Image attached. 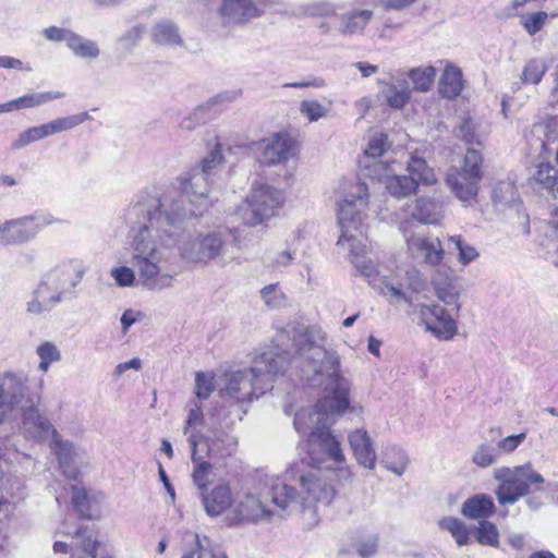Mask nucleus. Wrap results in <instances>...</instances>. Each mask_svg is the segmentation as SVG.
I'll list each match as a JSON object with an SVG mask.
<instances>
[{
	"label": "nucleus",
	"instance_id": "nucleus-48",
	"mask_svg": "<svg viewBox=\"0 0 558 558\" xmlns=\"http://www.w3.org/2000/svg\"><path fill=\"white\" fill-rule=\"evenodd\" d=\"M498 449L489 444H481L472 456V461L480 468H488L497 462Z\"/></svg>",
	"mask_w": 558,
	"mask_h": 558
},
{
	"label": "nucleus",
	"instance_id": "nucleus-60",
	"mask_svg": "<svg viewBox=\"0 0 558 558\" xmlns=\"http://www.w3.org/2000/svg\"><path fill=\"white\" fill-rule=\"evenodd\" d=\"M526 438L525 433L518 435H510L497 441L496 448L498 453H511L513 452Z\"/></svg>",
	"mask_w": 558,
	"mask_h": 558
},
{
	"label": "nucleus",
	"instance_id": "nucleus-28",
	"mask_svg": "<svg viewBox=\"0 0 558 558\" xmlns=\"http://www.w3.org/2000/svg\"><path fill=\"white\" fill-rule=\"evenodd\" d=\"M496 511L493 498L485 494H477L468 498L461 507V513L469 519H485Z\"/></svg>",
	"mask_w": 558,
	"mask_h": 558
},
{
	"label": "nucleus",
	"instance_id": "nucleus-51",
	"mask_svg": "<svg viewBox=\"0 0 558 558\" xmlns=\"http://www.w3.org/2000/svg\"><path fill=\"white\" fill-rule=\"evenodd\" d=\"M449 243L459 252V260L463 265H468L478 257V252L472 245L463 240L461 235L449 238Z\"/></svg>",
	"mask_w": 558,
	"mask_h": 558
},
{
	"label": "nucleus",
	"instance_id": "nucleus-10",
	"mask_svg": "<svg viewBox=\"0 0 558 558\" xmlns=\"http://www.w3.org/2000/svg\"><path fill=\"white\" fill-rule=\"evenodd\" d=\"M482 155L474 148H469L461 168L450 169L446 182L452 193L463 203L471 205L476 199L480 182L483 178L481 165Z\"/></svg>",
	"mask_w": 558,
	"mask_h": 558
},
{
	"label": "nucleus",
	"instance_id": "nucleus-2",
	"mask_svg": "<svg viewBox=\"0 0 558 558\" xmlns=\"http://www.w3.org/2000/svg\"><path fill=\"white\" fill-rule=\"evenodd\" d=\"M288 332L299 353L303 354L304 343L308 344L310 354L306 356L313 375L307 376V383L312 386L325 383L326 389L330 391L314 408L296 412L294 428L299 434L310 432L307 454L317 468L333 471L339 481L350 482L352 472L347 463L341 440L329 429L333 417L341 415L349 408L350 383L338 374L339 357L336 352L324 347L325 336L322 330L292 326Z\"/></svg>",
	"mask_w": 558,
	"mask_h": 558
},
{
	"label": "nucleus",
	"instance_id": "nucleus-62",
	"mask_svg": "<svg viewBox=\"0 0 558 558\" xmlns=\"http://www.w3.org/2000/svg\"><path fill=\"white\" fill-rule=\"evenodd\" d=\"M211 377L204 374L197 373L195 378V393L198 399L205 400L207 399L214 390V385L211 383Z\"/></svg>",
	"mask_w": 558,
	"mask_h": 558
},
{
	"label": "nucleus",
	"instance_id": "nucleus-54",
	"mask_svg": "<svg viewBox=\"0 0 558 558\" xmlns=\"http://www.w3.org/2000/svg\"><path fill=\"white\" fill-rule=\"evenodd\" d=\"M203 423L204 414L201 407L197 404V402H191L189 415L183 428V433L184 435H187V439L190 438V435L192 433L196 434L197 436H202L198 432H196V427L202 425Z\"/></svg>",
	"mask_w": 558,
	"mask_h": 558
},
{
	"label": "nucleus",
	"instance_id": "nucleus-18",
	"mask_svg": "<svg viewBox=\"0 0 558 558\" xmlns=\"http://www.w3.org/2000/svg\"><path fill=\"white\" fill-rule=\"evenodd\" d=\"M262 162L275 166L287 162L294 155V141L287 133H276L258 143Z\"/></svg>",
	"mask_w": 558,
	"mask_h": 558
},
{
	"label": "nucleus",
	"instance_id": "nucleus-45",
	"mask_svg": "<svg viewBox=\"0 0 558 558\" xmlns=\"http://www.w3.org/2000/svg\"><path fill=\"white\" fill-rule=\"evenodd\" d=\"M493 202L495 205H511L517 201V190L512 182L500 181L493 187Z\"/></svg>",
	"mask_w": 558,
	"mask_h": 558
},
{
	"label": "nucleus",
	"instance_id": "nucleus-41",
	"mask_svg": "<svg viewBox=\"0 0 558 558\" xmlns=\"http://www.w3.org/2000/svg\"><path fill=\"white\" fill-rule=\"evenodd\" d=\"M474 537L483 546L499 547V532L490 521L481 520L474 529Z\"/></svg>",
	"mask_w": 558,
	"mask_h": 558
},
{
	"label": "nucleus",
	"instance_id": "nucleus-46",
	"mask_svg": "<svg viewBox=\"0 0 558 558\" xmlns=\"http://www.w3.org/2000/svg\"><path fill=\"white\" fill-rule=\"evenodd\" d=\"M89 119H90V116L88 112H80L76 114L68 116V117L57 118V119L50 121L49 125H50L51 133L53 135V134H57V133H60L63 131H69Z\"/></svg>",
	"mask_w": 558,
	"mask_h": 558
},
{
	"label": "nucleus",
	"instance_id": "nucleus-23",
	"mask_svg": "<svg viewBox=\"0 0 558 558\" xmlns=\"http://www.w3.org/2000/svg\"><path fill=\"white\" fill-rule=\"evenodd\" d=\"M201 496L204 508L210 517L221 514L231 507L233 501L231 488L228 483L218 484L209 493L204 490Z\"/></svg>",
	"mask_w": 558,
	"mask_h": 558
},
{
	"label": "nucleus",
	"instance_id": "nucleus-15",
	"mask_svg": "<svg viewBox=\"0 0 558 558\" xmlns=\"http://www.w3.org/2000/svg\"><path fill=\"white\" fill-rule=\"evenodd\" d=\"M272 504L271 487L266 496L245 494L244 497L235 505L234 513L239 520L251 522L268 521L276 514Z\"/></svg>",
	"mask_w": 558,
	"mask_h": 558
},
{
	"label": "nucleus",
	"instance_id": "nucleus-39",
	"mask_svg": "<svg viewBox=\"0 0 558 558\" xmlns=\"http://www.w3.org/2000/svg\"><path fill=\"white\" fill-rule=\"evenodd\" d=\"M372 15L371 10L352 11L341 17L340 31L350 34L363 32Z\"/></svg>",
	"mask_w": 558,
	"mask_h": 558
},
{
	"label": "nucleus",
	"instance_id": "nucleus-57",
	"mask_svg": "<svg viewBox=\"0 0 558 558\" xmlns=\"http://www.w3.org/2000/svg\"><path fill=\"white\" fill-rule=\"evenodd\" d=\"M294 259V253L289 250L269 252L266 256L267 266L272 269L288 267Z\"/></svg>",
	"mask_w": 558,
	"mask_h": 558
},
{
	"label": "nucleus",
	"instance_id": "nucleus-12",
	"mask_svg": "<svg viewBox=\"0 0 558 558\" xmlns=\"http://www.w3.org/2000/svg\"><path fill=\"white\" fill-rule=\"evenodd\" d=\"M52 218H44L37 222L34 216H24L16 219H10L0 225V244L13 245L23 244L33 240L39 232L41 226L51 225Z\"/></svg>",
	"mask_w": 558,
	"mask_h": 558
},
{
	"label": "nucleus",
	"instance_id": "nucleus-52",
	"mask_svg": "<svg viewBox=\"0 0 558 558\" xmlns=\"http://www.w3.org/2000/svg\"><path fill=\"white\" fill-rule=\"evenodd\" d=\"M533 178L545 189L551 191V189L557 184L558 170L549 163H541L533 174Z\"/></svg>",
	"mask_w": 558,
	"mask_h": 558
},
{
	"label": "nucleus",
	"instance_id": "nucleus-36",
	"mask_svg": "<svg viewBox=\"0 0 558 558\" xmlns=\"http://www.w3.org/2000/svg\"><path fill=\"white\" fill-rule=\"evenodd\" d=\"M181 558H228L227 555L218 547H211L209 539L199 538L198 534L194 535V547L185 550Z\"/></svg>",
	"mask_w": 558,
	"mask_h": 558
},
{
	"label": "nucleus",
	"instance_id": "nucleus-49",
	"mask_svg": "<svg viewBox=\"0 0 558 558\" xmlns=\"http://www.w3.org/2000/svg\"><path fill=\"white\" fill-rule=\"evenodd\" d=\"M547 71V64L542 59L530 60L523 69L522 82L529 84H537Z\"/></svg>",
	"mask_w": 558,
	"mask_h": 558
},
{
	"label": "nucleus",
	"instance_id": "nucleus-40",
	"mask_svg": "<svg viewBox=\"0 0 558 558\" xmlns=\"http://www.w3.org/2000/svg\"><path fill=\"white\" fill-rule=\"evenodd\" d=\"M50 135H52V133L49 122L38 126L28 128L19 134V137L13 142L12 147L14 149H20L33 142L44 140Z\"/></svg>",
	"mask_w": 558,
	"mask_h": 558
},
{
	"label": "nucleus",
	"instance_id": "nucleus-6",
	"mask_svg": "<svg viewBox=\"0 0 558 558\" xmlns=\"http://www.w3.org/2000/svg\"><path fill=\"white\" fill-rule=\"evenodd\" d=\"M239 231L235 228L219 227L208 232L184 235V229L179 238L177 247L180 256L193 264L207 265L216 262L227 265L235 258L234 247H239Z\"/></svg>",
	"mask_w": 558,
	"mask_h": 558
},
{
	"label": "nucleus",
	"instance_id": "nucleus-35",
	"mask_svg": "<svg viewBox=\"0 0 558 558\" xmlns=\"http://www.w3.org/2000/svg\"><path fill=\"white\" fill-rule=\"evenodd\" d=\"M58 301L51 300V294L38 283V287L33 292V299L26 303V312L32 315H41L49 312Z\"/></svg>",
	"mask_w": 558,
	"mask_h": 558
},
{
	"label": "nucleus",
	"instance_id": "nucleus-4",
	"mask_svg": "<svg viewBox=\"0 0 558 558\" xmlns=\"http://www.w3.org/2000/svg\"><path fill=\"white\" fill-rule=\"evenodd\" d=\"M368 187L359 182L354 192L339 204L338 223L341 230L337 245L349 250V258L356 272L374 287L381 280L377 265L367 257L366 228L363 225L362 210L366 207Z\"/></svg>",
	"mask_w": 558,
	"mask_h": 558
},
{
	"label": "nucleus",
	"instance_id": "nucleus-14",
	"mask_svg": "<svg viewBox=\"0 0 558 558\" xmlns=\"http://www.w3.org/2000/svg\"><path fill=\"white\" fill-rule=\"evenodd\" d=\"M20 427L27 438L44 442L57 436L58 430L50 420L41 414L35 400L20 411Z\"/></svg>",
	"mask_w": 558,
	"mask_h": 558
},
{
	"label": "nucleus",
	"instance_id": "nucleus-38",
	"mask_svg": "<svg viewBox=\"0 0 558 558\" xmlns=\"http://www.w3.org/2000/svg\"><path fill=\"white\" fill-rule=\"evenodd\" d=\"M438 525L441 530L449 532L459 546L470 543V532L462 520L456 517H444L438 521Z\"/></svg>",
	"mask_w": 558,
	"mask_h": 558
},
{
	"label": "nucleus",
	"instance_id": "nucleus-25",
	"mask_svg": "<svg viewBox=\"0 0 558 558\" xmlns=\"http://www.w3.org/2000/svg\"><path fill=\"white\" fill-rule=\"evenodd\" d=\"M50 448L57 456L60 469L64 476L70 480H77L78 470L73 464L74 446L72 442L63 440L59 433L50 439Z\"/></svg>",
	"mask_w": 558,
	"mask_h": 558
},
{
	"label": "nucleus",
	"instance_id": "nucleus-26",
	"mask_svg": "<svg viewBox=\"0 0 558 558\" xmlns=\"http://www.w3.org/2000/svg\"><path fill=\"white\" fill-rule=\"evenodd\" d=\"M189 442L192 448V461L194 469L192 478L195 486L199 489L201 494L206 490L208 484L213 481V465L208 461H204L197 457V447L199 446L198 436L194 433L190 435Z\"/></svg>",
	"mask_w": 558,
	"mask_h": 558
},
{
	"label": "nucleus",
	"instance_id": "nucleus-24",
	"mask_svg": "<svg viewBox=\"0 0 558 558\" xmlns=\"http://www.w3.org/2000/svg\"><path fill=\"white\" fill-rule=\"evenodd\" d=\"M73 539L71 545L60 541L56 542L53 544L54 553H65L69 547L75 546L84 551V558H96L98 543L92 529L88 526H78L74 532Z\"/></svg>",
	"mask_w": 558,
	"mask_h": 558
},
{
	"label": "nucleus",
	"instance_id": "nucleus-59",
	"mask_svg": "<svg viewBox=\"0 0 558 558\" xmlns=\"http://www.w3.org/2000/svg\"><path fill=\"white\" fill-rule=\"evenodd\" d=\"M111 277L119 287H131L135 282V271L126 266L116 267L111 270Z\"/></svg>",
	"mask_w": 558,
	"mask_h": 558
},
{
	"label": "nucleus",
	"instance_id": "nucleus-1",
	"mask_svg": "<svg viewBox=\"0 0 558 558\" xmlns=\"http://www.w3.org/2000/svg\"><path fill=\"white\" fill-rule=\"evenodd\" d=\"M159 197L149 196L131 205L125 214L132 239L131 263L143 287L161 291L172 287L173 276L161 266L160 247L179 242L182 223L207 207L209 177L192 168Z\"/></svg>",
	"mask_w": 558,
	"mask_h": 558
},
{
	"label": "nucleus",
	"instance_id": "nucleus-61",
	"mask_svg": "<svg viewBox=\"0 0 558 558\" xmlns=\"http://www.w3.org/2000/svg\"><path fill=\"white\" fill-rule=\"evenodd\" d=\"M547 19H548V14L544 11H538V12L532 13V14L527 15L526 17H524V20H523L524 28L530 35H533L542 29V27L545 24V22L547 21Z\"/></svg>",
	"mask_w": 558,
	"mask_h": 558
},
{
	"label": "nucleus",
	"instance_id": "nucleus-11",
	"mask_svg": "<svg viewBox=\"0 0 558 558\" xmlns=\"http://www.w3.org/2000/svg\"><path fill=\"white\" fill-rule=\"evenodd\" d=\"M86 272L84 262L78 258L63 260L48 270L40 284L51 294L52 301L59 303L73 294Z\"/></svg>",
	"mask_w": 558,
	"mask_h": 558
},
{
	"label": "nucleus",
	"instance_id": "nucleus-8",
	"mask_svg": "<svg viewBox=\"0 0 558 558\" xmlns=\"http://www.w3.org/2000/svg\"><path fill=\"white\" fill-rule=\"evenodd\" d=\"M283 202L284 197L279 190L267 184L254 185L235 215L244 225L254 227L276 216Z\"/></svg>",
	"mask_w": 558,
	"mask_h": 558
},
{
	"label": "nucleus",
	"instance_id": "nucleus-37",
	"mask_svg": "<svg viewBox=\"0 0 558 558\" xmlns=\"http://www.w3.org/2000/svg\"><path fill=\"white\" fill-rule=\"evenodd\" d=\"M381 464L390 472L401 476L409 464V457L398 447L387 448L383 456Z\"/></svg>",
	"mask_w": 558,
	"mask_h": 558
},
{
	"label": "nucleus",
	"instance_id": "nucleus-33",
	"mask_svg": "<svg viewBox=\"0 0 558 558\" xmlns=\"http://www.w3.org/2000/svg\"><path fill=\"white\" fill-rule=\"evenodd\" d=\"M378 288L381 295H384L389 303L400 304L402 302L412 304V299L409 293L404 290V283L397 282L395 278H384L379 281Z\"/></svg>",
	"mask_w": 558,
	"mask_h": 558
},
{
	"label": "nucleus",
	"instance_id": "nucleus-5",
	"mask_svg": "<svg viewBox=\"0 0 558 558\" xmlns=\"http://www.w3.org/2000/svg\"><path fill=\"white\" fill-rule=\"evenodd\" d=\"M286 477L299 483L300 493L294 486L283 481L271 485L272 504L279 510L308 509L312 517H316L315 505L329 506L336 496L333 486L323 477L322 469L315 468L303 472L294 465L287 470Z\"/></svg>",
	"mask_w": 558,
	"mask_h": 558
},
{
	"label": "nucleus",
	"instance_id": "nucleus-44",
	"mask_svg": "<svg viewBox=\"0 0 558 558\" xmlns=\"http://www.w3.org/2000/svg\"><path fill=\"white\" fill-rule=\"evenodd\" d=\"M90 498L84 488L78 487L77 485L72 486V505L74 510L81 518L86 519H98L100 517L99 509H92L90 507L84 508L83 502L87 501Z\"/></svg>",
	"mask_w": 558,
	"mask_h": 558
},
{
	"label": "nucleus",
	"instance_id": "nucleus-34",
	"mask_svg": "<svg viewBox=\"0 0 558 558\" xmlns=\"http://www.w3.org/2000/svg\"><path fill=\"white\" fill-rule=\"evenodd\" d=\"M155 41L178 54H182L184 51L197 52L202 49L198 37H155Z\"/></svg>",
	"mask_w": 558,
	"mask_h": 558
},
{
	"label": "nucleus",
	"instance_id": "nucleus-63",
	"mask_svg": "<svg viewBox=\"0 0 558 558\" xmlns=\"http://www.w3.org/2000/svg\"><path fill=\"white\" fill-rule=\"evenodd\" d=\"M378 536L373 535L362 539L356 545V551L362 558H372L378 550Z\"/></svg>",
	"mask_w": 558,
	"mask_h": 558
},
{
	"label": "nucleus",
	"instance_id": "nucleus-22",
	"mask_svg": "<svg viewBox=\"0 0 558 558\" xmlns=\"http://www.w3.org/2000/svg\"><path fill=\"white\" fill-rule=\"evenodd\" d=\"M269 0H223L220 13L229 23H244L257 17L260 13L259 5H265Z\"/></svg>",
	"mask_w": 558,
	"mask_h": 558
},
{
	"label": "nucleus",
	"instance_id": "nucleus-31",
	"mask_svg": "<svg viewBox=\"0 0 558 558\" xmlns=\"http://www.w3.org/2000/svg\"><path fill=\"white\" fill-rule=\"evenodd\" d=\"M65 95L62 92H34L26 95H23L16 99H13L14 101V109L21 110V109H29L43 106L45 104H48L54 99L63 98Z\"/></svg>",
	"mask_w": 558,
	"mask_h": 558
},
{
	"label": "nucleus",
	"instance_id": "nucleus-56",
	"mask_svg": "<svg viewBox=\"0 0 558 558\" xmlns=\"http://www.w3.org/2000/svg\"><path fill=\"white\" fill-rule=\"evenodd\" d=\"M300 111L311 122H314L320 118L326 117L329 112V109L319 104L317 100H303L300 104Z\"/></svg>",
	"mask_w": 558,
	"mask_h": 558
},
{
	"label": "nucleus",
	"instance_id": "nucleus-17",
	"mask_svg": "<svg viewBox=\"0 0 558 558\" xmlns=\"http://www.w3.org/2000/svg\"><path fill=\"white\" fill-rule=\"evenodd\" d=\"M442 218V205L435 199L421 197L413 204H405L397 214L401 227L413 221L425 225L437 223Z\"/></svg>",
	"mask_w": 558,
	"mask_h": 558
},
{
	"label": "nucleus",
	"instance_id": "nucleus-3",
	"mask_svg": "<svg viewBox=\"0 0 558 558\" xmlns=\"http://www.w3.org/2000/svg\"><path fill=\"white\" fill-rule=\"evenodd\" d=\"M292 326L319 330L300 323L288 324L278 336L277 344L267 347L256 353L250 368L223 375V386L220 388V395L235 400L242 410V414L246 413L243 405L271 390L275 379L282 376L290 365L296 364V367H301L306 378L308 375H313V368L306 356L310 354L308 344L304 343L303 354L296 351L298 348L288 332V329Z\"/></svg>",
	"mask_w": 558,
	"mask_h": 558
},
{
	"label": "nucleus",
	"instance_id": "nucleus-47",
	"mask_svg": "<svg viewBox=\"0 0 558 558\" xmlns=\"http://www.w3.org/2000/svg\"><path fill=\"white\" fill-rule=\"evenodd\" d=\"M397 282L404 283V290L407 292L420 293L424 291L426 287L425 280L416 269H407L396 276Z\"/></svg>",
	"mask_w": 558,
	"mask_h": 558
},
{
	"label": "nucleus",
	"instance_id": "nucleus-9",
	"mask_svg": "<svg viewBox=\"0 0 558 558\" xmlns=\"http://www.w3.org/2000/svg\"><path fill=\"white\" fill-rule=\"evenodd\" d=\"M391 171L388 166L381 179H386L387 192L398 199L415 194L420 183L432 185L437 181L434 169L418 156H411L407 162L408 174H392Z\"/></svg>",
	"mask_w": 558,
	"mask_h": 558
},
{
	"label": "nucleus",
	"instance_id": "nucleus-7",
	"mask_svg": "<svg viewBox=\"0 0 558 558\" xmlns=\"http://www.w3.org/2000/svg\"><path fill=\"white\" fill-rule=\"evenodd\" d=\"M494 478L499 482L495 495L499 505H514L521 497L538 492L545 478L527 462L514 468L501 466L494 470Z\"/></svg>",
	"mask_w": 558,
	"mask_h": 558
},
{
	"label": "nucleus",
	"instance_id": "nucleus-53",
	"mask_svg": "<svg viewBox=\"0 0 558 558\" xmlns=\"http://www.w3.org/2000/svg\"><path fill=\"white\" fill-rule=\"evenodd\" d=\"M222 160L223 156L221 154V145L216 144L215 148L211 149L195 168H199V171L210 178Z\"/></svg>",
	"mask_w": 558,
	"mask_h": 558
},
{
	"label": "nucleus",
	"instance_id": "nucleus-43",
	"mask_svg": "<svg viewBox=\"0 0 558 558\" xmlns=\"http://www.w3.org/2000/svg\"><path fill=\"white\" fill-rule=\"evenodd\" d=\"M90 498L84 488L78 487L77 485L72 486V505L74 510L81 518L86 519H98L100 517L99 509H92L90 507L84 508L83 502L87 501Z\"/></svg>",
	"mask_w": 558,
	"mask_h": 558
},
{
	"label": "nucleus",
	"instance_id": "nucleus-29",
	"mask_svg": "<svg viewBox=\"0 0 558 558\" xmlns=\"http://www.w3.org/2000/svg\"><path fill=\"white\" fill-rule=\"evenodd\" d=\"M463 88L461 70L452 64H448L440 76L438 92L441 97L453 99L460 95Z\"/></svg>",
	"mask_w": 558,
	"mask_h": 558
},
{
	"label": "nucleus",
	"instance_id": "nucleus-27",
	"mask_svg": "<svg viewBox=\"0 0 558 558\" xmlns=\"http://www.w3.org/2000/svg\"><path fill=\"white\" fill-rule=\"evenodd\" d=\"M436 296L447 305H456L459 308L461 287L452 275L438 271L432 279Z\"/></svg>",
	"mask_w": 558,
	"mask_h": 558
},
{
	"label": "nucleus",
	"instance_id": "nucleus-16",
	"mask_svg": "<svg viewBox=\"0 0 558 558\" xmlns=\"http://www.w3.org/2000/svg\"><path fill=\"white\" fill-rule=\"evenodd\" d=\"M389 148L388 137L384 133H375L369 137L364 150V157L360 161L363 174L372 179L381 180L384 172L387 171L389 159H378L384 157Z\"/></svg>",
	"mask_w": 558,
	"mask_h": 558
},
{
	"label": "nucleus",
	"instance_id": "nucleus-20",
	"mask_svg": "<svg viewBox=\"0 0 558 558\" xmlns=\"http://www.w3.org/2000/svg\"><path fill=\"white\" fill-rule=\"evenodd\" d=\"M412 256L432 266H437L444 259L445 251L438 238L411 236L407 240Z\"/></svg>",
	"mask_w": 558,
	"mask_h": 558
},
{
	"label": "nucleus",
	"instance_id": "nucleus-19",
	"mask_svg": "<svg viewBox=\"0 0 558 558\" xmlns=\"http://www.w3.org/2000/svg\"><path fill=\"white\" fill-rule=\"evenodd\" d=\"M211 436H198L199 445L205 441L210 459H225L236 450L238 439L231 433L222 429L221 423L211 422Z\"/></svg>",
	"mask_w": 558,
	"mask_h": 558
},
{
	"label": "nucleus",
	"instance_id": "nucleus-13",
	"mask_svg": "<svg viewBox=\"0 0 558 558\" xmlns=\"http://www.w3.org/2000/svg\"><path fill=\"white\" fill-rule=\"evenodd\" d=\"M417 314L426 330L439 340H451L458 332L454 318L438 304H421Z\"/></svg>",
	"mask_w": 558,
	"mask_h": 558
},
{
	"label": "nucleus",
	"instance_id": "nucleus-21",
	"mask_svg": "<svg viewBox=\"0 0 558 558\" xmlns=\"http://www.w3.org/2000/svg\"><path fill=\"white\" fill-rule=\"evenodd\" d=\"M348 441L356 462L368 469L376 466L377 456L374 441L364 428H356L348 434Z\"/></svg>",
	"mask_w": 558,
	"mask_h": 558
},
{
	"label": "nucleus",
	"instance_id": "nucleus-55",
	"mask_svg": "<svg viewBox=\"0 0 558 558\" xmlns=\"http://www.w3.org/2000/svg\"><path fill=\"white\" fill-rule=\"evenodd\" d=\"M260 295L268 307L278 308L286 302V295L280 291L278 283H270L262 289Z\"/></svg>",
	"mask_w": 558,
	"mask_h": 558
},
{
	"label": "nucleus",
	"instance_id": "nucleus-64",
	"mask_svg": "<svg viewBox=\"0 0 558 558\" xmlns=\"http://www.w3.org/2000/svg\"><path fill=\"white\" fill-rule=\"evenodd\" d=\"M153 35H177L179 27L169 19H160L154 25Z\"/></svg>",
	"mask_w": 558,
	"mask_h": 558
},
{
	"label": "nucleus",
	"instance_id": "nucleus-58",
	"mask_svg": "<svg viewBox=\"0 0 558 558\" xmlns=\"http://www.w3.org/2000/svg\"><path fill=\"white\" fill-rule=\"evenodd\" d=\"M459 134L470 145H480V135L476 133V125L470 118H464L459 126Z\"/></svg>",
	"mask_w": 558,
	"mask_h": 558
},
{
	"label": "nucleus",
	"instance_id": "nucleus-32",
	"mask_svg": "<svg viewBox=\"0 0 558 558\" xmlns=\"http://www.w3.org/2000/svg\"><path fill=\"white\" fill-rule=\"evenodd\" d=\"M51 39L61 40L64 37H50ZM66 45L72 50V52L81 59H96L99 53L98 45L86 38V37H65Z\"/></svg>",
	"mask_w": 558,
	"mask_h": 558
},
{
	"label": "nucleus",
	"instance_id": "nucleus-42",
	"mask_svg": "<svg viewBox=\"0 0 558 558\" xmlns=\"http://www.w3.org/2000/svg\"><path fill=\"white\" fill-rule=\"evenodd\" d=\"M435 76L436 70L432 65L424 69L415 68L409 72V77L413 83V89L423 93L430 89Z\"/></svg>",
	"mask_w": 558,
	"mask_h": 558
},
{
	"label": "nucleus",
	"instance_id": "nucleus-30",
	"mask_svg": "<svg viewBox=\"0 0 558 558\" xmlns=\"http://www.w3.org/2000/svg\"><path fill=\"white\" fill-rule=\"evenodd\" d=\"M411 88L408 83L402 80L398 83H386L383 96L387 105L393 109L403 108L411 98Z\"/></svg>",
	"mask_w": 558,
	"mask_h": 558
},
{
	"label": "nucleus",
	"instance_id": "nucleus-50",
	"mask_svg": "<svg viewBox=\"0 0 558 558\" xmlns=\"http://www.w3.org/2000/svg\"><path fill=\"white\" fill-rule=\"evenodd\" d=\"M36 352L40 359L38 368L43 372H47L51 363L58 362L61 359L58 348L49 341L38 345Z\"/></svg>",
	"mask_w": 558,
	"mask_h": 558
}]
</instances>
